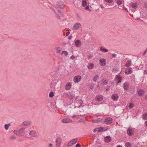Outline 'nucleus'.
Returning <instances> with one entry per match:
<instances>
[{"mask_svg":"<svg viewBox=\"0 0 147 147\" xmlns=\"http://www.w3.org/2000/svg\"><path fill=\"white\" fill-rule=\"evenodd\" d=\"M72 120L68 118L64 119H63L62 120L63 122L65 123H69Z\"/></svg>","mask_w":147,"mask_h":147,"instance_id":"a211bd4d","label":"nucleus"},{"mask_svg":"<svg viewBox=\"0 0 147 147\" xmlns=\"http://www.w3.org/2000/svg\"><path fill=\"white\" fill-rule=\"evenodd\" d=\"M98 130L97 131L99 132H102V127H99L97 129Z\"/></svg>","mask_w":147,"mask_h":147,"instance_id":"f704fd0d","label":"nucleus"},{"mask_svg":"<svg viewBox=\"0 0 147 147\" xmlns=\"http://www.w3.org/2000/svg\"><path fill=\"white\" fill-rule=\"evenodd\" d=\"M106 91H107L110 90V88H106Z\"/></svg>","mask_w":147,"mask_h":147,"instance_id":"6e6d98bb","label":"nucleus"},{"mask_svg":"<svg viewBox=\"0 0 147 147\" xmlns=\"http://www.w3.org/2000/svg\"><path fill=\"white\" fill-rule=\"evenodd\" d=\"M104 122L106 124H111L112 122V119L111 118H106L104 121Z\"/></svg>","mask_w":147,"mask_h":147,"instance_id":"423d86ee","label":"nucleus"},{"mask_svg":"<svg viewBox=\"0 0 147 147\" xmlns=\"http://www.w3.org/2000/svg\"><path fill=\"white\" fill-rule=\"evenodd\" d=\"M116 55H117L116 54H112V56H113V57H115Z\"/></svg>","mask_w":147,"mask_h":147,"instance_id":"de8ad7c7","label":"nucleus"},{"mask_svg":"<svg viewBox=\"0 0 147 147\" xmlns=\"http://www.w3.org/2000/svg\"><path fill=\"white\" fill-rule=\"evenodd\" d=\"M94 67V64L92 63H90L88 65V69H92Z\"/></svg>","mask_w":147,"mask_h":147,"instance_id":"aec40b11","label":"nucleus"},{"mask_svg":"<svg viewBox=\"0 0 147 147\" xmlns=\"http://www.w3.org/2000/svg\"><path fill=\"white\" fill-rule=\"evenodd\" d=\"M13 133L16 135H18V131L16 130H14L13 131Z\"/></svg>","mask_w":147,"mask_h":147,"instance_id":"c03bdc74","label":"nucleus"},{"mask_svg":"<svg viewBox=\"0 0 147 147\" xmlns=\"http://www.w3.org/2000/svg\"><path fill=\"white\" fill-rule=\"evenodd\" d=\"M124 9H125V10L126 11H127V12H128V10L127 9V8H124Z\"/></svg>","mask_w":147,"mask_h":147,"instance_id":"052dcab7","label":"nucleus"},{"mask_svg":"<svg viewBox=\"0 0 147 147\" xmlns=\"http://www.w3.org/2000/svg\"><path fill=\"white\" fill-rule=\"evenodd\" d=\"M58 12H59V13H61V12L59 10H58Z\"/></svg>","mask_w":147,"mask_h":147,"instance_id":"680f3d73","label":"nucleus"},{"mask_svg":"<svg viewBox=\"0 0 147 147\" xmlns=\"http://www.w3.org/2000/svg\"><path fill=\"white\" fill-rule=\"evenodd\" d=\"M29 134L32 137H36L37 136L36 131L35 130H32L30 131Z\"/></svg>","mask_w":147,"mask_h":147,"instance_id":"f03ea898","label":"nucleus"},{"mask_svg":"<svg viewBox=\"0 0 147 147\" xmlns=\"http://www.w3.org/2000/svg\"><path fill=\"white\" fill-rule=\"evenodd\" d=\"M10 138L11 140H14L16 138V137L14 136H12L10 137Z\"/></svg>","mask_w":147,"mask_h":147,"instance_id":"a19ab883","label":"nucleus"},{"mask_svg":"<svg viewBox=\"0 0 147 147\" xmlns=\"http://www.w3.org/2000/svg\"><path fill=\"white\" fill-rule=\"evenodd\" d=\"M125 146L126 147H131V145L130 143L127 142L125 144Z\"/></svg>","mask_w":147,"mask_h":147,"instance_id":"7c9ffc66","label":"nucleus"},{"mask_svg":"<svg viewBox=\"0 0 147 147\" xmlns=\"http://www.w3.org/2000/svg\"><path fill=\"white\" fill-rule=\"evenodd\" d=\"M31 123V122L30 121H25L23 123V125H29Z\"/></svg>","mask_w":147,"mask_h":147,"instance_id":"412c9836","label":"nucleus"},{"mask_svg":"<svg viewBox=\"0 0 147 147\" xmlns=\"http://www.w3.org/2000/svg\"><path fill=\"white\" fill-rule=\"evenodd\" d=\"M134 106V104L130 103L129 105V108L130 109H131Z\"/></svg>","mask_w":147,"mask_h":147,"instance_id":"c9c22d12","label":"nucleus"},{"mask_svg":"<svg viewBox=\"0 0 147 147\" xmlns=\"http://www.w3.org/2000/svg\"><path fill=\"white\" fill-rule=\"evenodd\" d=\"M69 33H70V32H68L66 33V36H68V35L69 34Z\"/></svg>","mask_w":147,"mask_h":147,"instance_id":"864d4df0","label":"nucleus"},{"mask_svg":"<svg viewBox=\"0 0 147 147\" xmlns=\"http://www.w3.org/2000/svg\"><path fill=\"white\" fill-rule=\"evenodd\" d=\"M123 86L124 90H127L129 88V84L125 82L123 85Z\"/></svg>","mask_w":147,"mask_h":147,"instance_id":"9b49d317","label":"nucleus"},{"mask_svg":"<svg viewBox=\"0 0 147 147\" xmlns=\"http://www.w3.org/2000/svg\"><path fill=\"white\" fill-rule=\"evenodd\" d=\"M137 92L139 96H141L144 94V91L143 90L140 89L137 91Z\"/></svg>","mask_w":147,"mask_h":147,"instance_id":"f3484780","label":"nucleus"},{"mask_svg":"<svg viewBox=\"0 0 147 147\" xmlns=\"http://www.w3.org/2000/svg\"><path fill=\"white\" fill-rule=\"evenodd\" d=\"M85 9L86 10H88L89 11H91V10L90 9H89V7L88 6H87L86 7H85Z\"/></svg>","mask_w":147,"mask_h":147,"instance_id":"79ce46f5","label":"nucleus"},{"mask_svg":"<svg viewBox=\"0 0 147 147\" xmlns=\"http://www.w3.org/2000/svg\"><path fill=\"white\" fill-rule=\"evenodd\" d=\"M96 99L98 101H100L102 100L103 99L102 96L101 95H99L98 96H96Z\"/></svg>","mask_w":147,"mask_h":147,"instance_id":"dca6fc26","label":"nucleus"},{"mask_svg":"<svg viewBox=\"0 0 147 147\" xmlns=\"http://www.w3.org/2000/svg\"><path fill=\"white\" fill-rule=\"evenodd\" d=\"M147 73V71L146 70H144V74H146Z\"/></svg>","mask_w":147,"mask_h":147,"instance_id":"603ef678","label":"nucleus"},{"mask_svg":"<svg viewBox=\"0 0 147 147\" xmlns=\"http://www.w3.org/2000/svg\"><path fill=\"white\" fill-rule=\"evenodd\" d=\"M145 124L146 126L147 127V120L145 122Z\"/></svg>","mask_w":147,"mask_h":147,"instance_id":"5fc2aeb1","label":"nucleus"},{"mask_svg":"<svg viewBox=\"0 0 147 147\" xmlns=\"http://www.w3.org/2000/svg\"><path fill=\"white\" fill-rule=\"evenodd\" d=\"M117 3L118 5H121V4H122V1H121L120 0H118L117 1Z\"/></svg>","mask_w":147,"mask_h":147,"instance_id":"58836bf2","label":"nucleus"},{"mask_svg":"<svg viewBox=\"0 0 147 147\" xmlns=\"http://www.w3.org/2000/svg\"><path fill=\"white\" fill-rule=\"evenodd\" d=\"M102 131H104L108 130L109 129V128L108 127H102Z\"/></svg>","mask_w":147,"mask_h":147,"instance_id":"2f4dec72","label":"nucleus"},{"mask_svg":"<svg viewBox=\"0 0 147 147\" xmlns=\"http://www.w3.org/2000/svg\"><path fill=\"white\" fill-rule=\"evenodd\" d=\"M60 14L61 15H63V14L62 12H61Z\"/></svg>","mask_w":147,"mask_h":147,"instance_id":"338daca9","label":"nucleus"},{"mask_svg":"<svg viewBox=\"0 0 147 147\" xmlns=\"http://www.w3.org/2000/svg\"><path fill=\"white\" fill-rule=\"evenodd\" d=\"M68 53L66 51H64L62 52V54L64 55V56H67V55Z\"/></svg>","mask_w":147,"mask_h":147,"instance_id":"72a5a7b5","label":"nucleus"},{"mask_svg":"<svg viewBox=\"0 0 147 147\" xmlns=\"http://www.w3.org/2000/svg\"><path fill=\"white\" fill-rule=\"evenodd\" d=\"M132 72V69L131 67H129L128 68H126L125 71V73L126 74H129Z\"/></svg>","mask_w":147,"mask_h":147,"instance_id":"0eeeda50","label":"nucleus"},{"mask_svg":"<svg viewBox=\"0 0 147 147\" xmlns=\"http://www.w3.org/2000/svg\"><path fill=\"white\" fill-rule=\"evenodd\" d=\"M96 129H96V128H95V129H94V130H93V131H94V132H95L96 131H97V130H96Z\"/></svg>","mask_w":147,"mask_h":147,"instance_id":"4d7b16f0","label":"nucleus"},{"mask_svg":"<svg viewBox=\"0 0 147 147\" xmlns=\"http://www.w3.org/2000/svg\"><path fill=\"white\" fill-rule=\"evenodd\" d=\"M57 4L58 7L61 9H63L64 8L65 5L64 3L62 1H58Z\"/></svg>","mask_w":147,"mask_h":147,"instance_id":"f257e3e1","label":"nucleus"},{"mask_svg":"<svg viewBox=\"0 0 147 147\" xmlns=\"http://www.w3.org/2000/svg\"><path fill=\"white\" fill-rule=\"evenodd\" d=\"M117 78H118L117 79V81H118V82L117 83V84L118 83L121 82V77L120 76H117Z\"/></svg>","mask_w":147,"mask_h":147,"instance_id":"c85d7f7f","label":"nucleus"},{"mask_svg":"<svg viewBox=\"0 0 147 147\" xmlns=\"http://www.w3.org/2000/svg\"><path fill=\"white\" fill-rule=\"evenodd\" d=\"M75 57L74 56H73L72 55V56H71L70 57V59H74L75 58Z\"/></svg>","mask_w":147,"mask_h":147,"instance_id":"49530a36","label":"nucleus"},{"mask_svg":"<svg viewBox=\"0 0 147 147\" xmlns=\"http://www.w3.org/2000/svg\"><path fill=\"white\" fill-rule=\"evenodd\" d=\"M10 124L9 123L8 124H6L4 125V127L5 129L6 130H7L9 126H10Z\"/></svg>","mask_w":147,"mask_h":147,"instance_id":"c756f323","label":"nucleus"},{"mask_svg":"<svg viewBox=\"0 0 147 147\" xmlns=\"http://www.w3.org/2000/svg\"><path fill=\"white\" fill-rule=\"evenodd\" d=\"M78 139L75 138L71 140L73 145L75 144L77 142Z\"/></svg>","mask_w":147,"mask_h":147,"instance_id":"393cba45","label":"nucleus"},{"mask_svg":"<svg viewBox=\"0 0 147 147\" xmlns=\"http://www.w3.org/2000/svg\"><path fill=\"white\" fill-rule=\"evenodd\" d=\"M62 140L60 137H58L56 139V147H60Z\"/></svg>","mask_w":147,"mask_h":147,"instance_id":"7ed1b4c3","label":"nucleus"},{"mask_svg":"<svg viewBox=\"0 0 147 147\" xmlns=\"http://www.w3.org/2000/svg\"><path fill=\"white\" fill-rule=\"evenodd\" d=\"M71 38V36H70L68 37L69 40H70Z\"/></svg>","mask_w":147,"mask_h":147,"instance_id":"13d9d810","label":"nucleus"},{"mask_svg":"<svg viewBox=\"0 0 147 147\" xmlns=\"http://www.w3.org/2000/svg\"><path fill=\"white\" fill-rule=\"evenodd\" d=\"M99 76L98 75H96L93 78V80L94 82L96 81L99 78Z\"/></svg>","mask_w":147,"mask_h":147,"instance_id":"b1692460","label":"nucleus"},{"mask_svg":"<svg viewBox=\"0 0 147 147\" xmlns=\"http://www.w3.org/2000/svg\"><path fill=\"white\" fill-rule=\"evenodd\" d=\"M76 116V115H73V116H72V117H73V118H75V117Z\"/></svg>","mask_w":147,"mask_h":147,"instance_id":"e2e57ef3","label":"nucleus"},{"mask_svg":"<svg viewBox=\"0 0 147 147\" xmlns=\"http://www.w3.org/2000/svg\"><path fill=\"white\" fill-rule=\"evenodd\" d=\"M73 145V144L70 141L67 144V147H70Z\"/></svg>","mask_w":147,"mask_h":147,"instance_id":"4c0bfd02","label":"nucleus"},{"mask_svg":"<svg viewBox=\"0 0 147 147\" xmlns=\"http://www.w3.org/2000/svg\"><path fill=\"white\" fill-rule=\"evenodd\" d=\"M100 49L101 51H103L105 52H107L108 51V49L104 48L102 47H100Z\"/></svg>","mask_w":147,"mask_h":147,"instance_id":"bb28decb","label":"nucleus"},{"mask_svg":"<svg viewBox=\"0 0 147 147\" xmlns=\"http://www.w3.org/2000/svg\"><path fill=\"white\" fill-rule=\"evenodd\" d=\"M100 65L102 66H104L106 64V60L104 59H100Z\"/></svg>","mask_w":147,"mask_h":147,"instance_id":"f8f14e48","label":"nucleus"},{"mask_svg":"<svg viewBox=\"0 0 147 147\" xmlns=\"http://www.w3.org/2000/svg\"><path fill=\"white\" fill-rule=\"evenodd\" d=\"M81 25L79 23H76L74 24L72 27V29L74 30H77L80 27Z\"/></svg>","mask_w":147,"mask_h":147,"instance_id":"20e7f679","label":"nucleus"},{"mask_svg":"<svg viewBox=\"0 0 147 147\" xmlns=\"http://www.w3.org/2000/svg\"><path fill=\"white\" fill-rule=\"evenodd\" d=\"M104 140L105 142H109L111 140V137L109 136H107L105 138Z\"/></svg>","mask_w":147,"mask_h":147,"instance_id":"ddd939ff","label":"nucleus"},{"mask_svg":"<svg viewBox=\"0 0 147 147\" xmlns=\"http://www.w3.org/2000/svg\"><path fill=\"white\" fill-rule=\"evenodd\" d=\"M105 1L108 3H111L113 2V0H105Z\"/></svg>","mask_w":147,"mask_h":147,"instance_id":"37998d69","label":"nucleus"},{"mask_svg":"<svg viewBox=\"0 0 147 147\" xmlns=\"http://www.w3.org/2000/svg\"><path fill=\"white\" fill-rule=\"evenodd\" d=\"M87 1L86 0H83L82 2V4L83 7L86 6L87 5Z\"/></svg>","mask_w":147,"mask_h":147,"instance_id":"a878e982","label":"nucleus"},{"mask_svg":"<svg viewBox=\"0 0 147 147\" xmlns=\"http://www.w3.org/2000/svg\"><path fill=\"white\" fill-rule=\"evenodd\" d=\"M111 98L113 100H117L119 98V96L117 94H114L112 95Z\"/></svg>","mask_w":147,"mask_h":147,"instance_id":"1a4fd4ad","label":"nucleus"},{"mask_svg":"<svg viewBox=\"0 0 147 147\" xmlns=\"http://www.w3.org/2000/svg\"><path fill=\"white\" fill-rule=\"evenodd\" d=\"M117 147H122V146H121L119 145Z\"/></svg>","mask_w":147,"mask_h":147,"instance_id":"0e129e2a","label":"nucleus"},{"mask_svg":"<svg viewBox=\"0 0 147 147\" xmlns=\"http://www.w3.org/2000/svg\"><path fill=\"white\" fill-rule=\"evenodd\" d=\"M76 147H81V146L80 144H77L76 146Z\"/></svg>","mask_w":147,"mask_h":147,"instance_id":"a18cd8bd","label":"nucleus"},{"mask_svg":"<svg viewBox=\"0 0 147 147\" xmlns=\"http://www.w3.org/2000/svg\"><path fill=\"white\" fill-rule=\"evenodd\" d=\"M91 56L89 57V59H90L91 58Z\"/></svg>","mask_w":147,"mask_h":147,"instance_id":"774afa93","label":"nucleus"},{"mask_svg":"<svg viewBox=\"0 0 147 147\" xmlns=\"http://www.w3.org/2000/svg\"><path fill=\"white\" fill-rule=\"evenodd\" d=\"M133 131L130 128H128L127 130V133L128 135L129 136H131L133 134Z\"/></svg>","mask_w":147,"mask_h":147,"instance_id":"4468645a","label":"nucleus"},{"mask_svg":"<svg viewBox=\"0 0 147 147\" xmlns=\"http://www.w3.org/2000/svg\"><path fill=\"white\" fill-rule=\"evenodd\" d=\"M71 84L70 82H68L66 85L65 89L67 90H69L71 88Z\"/></svg>","mask_w":147,"mask_h":147,"instance_id":"2eb2a0df","label":"nucleus"},{"mask_svg":"<svg viewBox=\"0 0 147 147\" xmlns=\"http://www.w3.org/2000/svg\"><path fill=\"white\" fill-rule=\"evenodd\" d=\"M143 118L145 119H147V113H145L143 115Z\"/></svg>","mask_w":147,"mask_h":147,"instance_id":"ea45409f","label":"nucleus"},{"mask_svg":"<svg viewBox=\"0 0 147 147\" xmlns=\"http://www.w3.org/2000/svg\"><path fill=\"white\" fill-rule=\"evenodd\" d=\"M100 6L102 8H104V7H103V6L102 5H100Z\"/></svg>","mask_w":147,"mask_h":147,"instance_id":"bf43d9fd","label":"nucleus"},{"mask_svg":"<svg viewBox=\"0 0 147 147\" xmlns=\"http://www.w3.org/2000/svg\"><path fill=\"white\" fill-rule=\"evenodd\" d=\"M131 61L130 60H129L126 63L125 65V66L127 67H129L131 65Z\"/></svg>","mask_w":147,"mask_h":147,"instance_id":"6ab92c4d","label":"nucleus"},{"mask_svg":"<svg viewBox=\"0 0 147 147\" xmlns=\"http://www.w3.org/2000/svg\"><path fill=\"white\" fill-rule=\"evenodd\" d=\"M101 120V119L100 118H97L93 120L92 122L94 123H97L98 122H100Z\"/></svg>","mask_w":147,"mask_h":147,"instance_id":"4be33fe9","label":"nucleus"},{"mask_svg":"<svg viewBox=\"0 0 147 147\" xmlns=\"http://www.w3.org/2000/svg\"><path fill=\"white\" fill-rule=\"evenodd\" d=\"M81 79V77L80 76H76L74 78V81L75 83L79 82Z\"/></svg>","mask_w":147,"mask_h":147,"instance_id":"39448f33","label":"nucleus"},{"mask_svg":"<svg viewBox=\"0 0 147 147\" xmlns=\"http://www.w3.org/2000/svg\"><path fill=\"white\" fill-rule=\"evenodd\" d=\"M102 81L103 82V83L102 84L103 85H104L107 84L108 82L107 80H105L104 79H102Z\"/></svg>","mask_w":147,"mask_h":147,"instance_id":"5701e85b","label":"nucleus"},{"mask_svg":"<svg viewBox=\"0 0 147 147\" xmlns=\"http://www.w3.org/2000/svg\"><path fill=\"white\" fill-rule=\"evenodd\" d=\"M145 98H147V95H146L145 96Z\"/></svg>","mask_w":147,"mask_h":147,"instance_id":"69168bd1","label":"nucleus"},{"mask_svg":"<svg viewBox=\"0 0 147 147\" xmlns=\"http://www.w3.org/2000/svg\"><path fill=\"white\" fill-rule=\"evenodd\" d=\"M56 51L57 53H59L60 52V47H57L56 48Z\"/></svg>","mask_w":147,"mask_h":147,"instance_id":"e433bc0d","label":"nucleus"},{"mask_svg":"<svg viewBox=\"0 0 147 147\" xmlns=\"http://www.w3.org/2000/svg\"><path fill=\"white\" fill-rule=\"evenodd\" d=\"M75 44L77 47H80L82 45L81 42L79 40H77L76 41Z\"/></svg>","mask_w":147,"mask_h":147,"instance_id":"9d476101","label":"nucleus"},{"mask_svg":"<svg viewBox=\"0 0 147 147\" xmlns=\"http://www.w3.org/2000/svg\"><path fill=\"white\" fill-rule=\"evenodd\" d=\"M131 6L133 8L135 9H136L138 8V6L136 3H134L132 4Z\"/></svg>","mask_w":147,"mask_h":147,"instance_id":"cd10ccee","label":"nucleus"},{"mask_svg":"<svg viewBox=\"0 0 147 147\" xmlns=\"http://www.w3.org/2000/svg\"><path fill=\"white\" fill-rule=\"evenodd\" d=\"M49 96L50 97L52 98L54 96V94L53 92H51L49 94Z\"/></svg>","mask_w":147,"mask_h":147,"instance_id":"473e14b6","label":"nucleus"},{"mask_svg":"<svg viewBox=\"0 0 147 147\" xmlns=\"http://www.w3.org/2000/svg\"><path fill=\"white\" fill-rule=\"evenodd\" d=\"M25 129V128H22L19 130V133L21 136H24L25 134L24 132Z\"/></svg>","mask_w":147,"mask_h":147,"instance_id":"6e6552de","label":"nucleus"},{"mask_svg":"<svg viewBox=\"0 0 147 147\" xmlns=\"http://www.w3.org/2000/svg\"><path fill=\"white\" fill-rule=\"evenodd\" d=\"M52 144L51 143H50L49 145V147H52Z\"/></svg>","mask_w":147,"mask_h":147,"instance_id":"8fccbe9b","label":"nucleus"},{"mask_svg":"<svg viewBox=\"0 0 147 147\" xmlns=\"http://www.w3.org/2000/svg\"><path fill=\"white\" fill-rule=\"evenodd\" d=\"M147 51V49H146L145 50V51H144V53H143V55H145V54L146 53V52Z\"/></svg>","mask_w":147,"mask_h":147,"instance_id":"09e8293b","label":"nucleus"},{"mask_svg":"<svg viewBox=\"0 0 147 147\" xmlns=\"http://www.w3.org/2000/svg\"><path fill=\"white\" fill-rule=\"evenodd\" d=\"M56 17H57V18L58 19H60V16H59V15H57L56 16Z\"/></svg>","mask_w":147,"mask_h":147,"instance_id":"3c124183","label":"nucleus"}]
</instances>
